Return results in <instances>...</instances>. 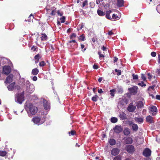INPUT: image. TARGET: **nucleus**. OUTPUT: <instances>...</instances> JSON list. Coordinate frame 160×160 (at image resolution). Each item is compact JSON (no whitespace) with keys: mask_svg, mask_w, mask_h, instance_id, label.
Instances as JSON below:
<instances>
[{"mask_svg":"<svg viewBox=\"0 0 160 160\" xmlns=\"http://www.w3.org/2000/svg\"><path fill=\"white\" fill-rule=\"evenodd\" d=\"M146 121L149 123H153L154 122L153 118L150 115L148 116L146 118Z\"/></svg>","mask_w":160,"mask_h":160,"instance_id":"2eb2a0df","label":"nucleus"},{"mask_svg":"<svg viewBox=\"0 0 160 160\" xmlns=\"http://www.w3.org/2000/svg\"><path fill=\"white\" fill-rule=\"evenodd\" d=\"M117 5L119 7H121L123 6V0H117Z\"/></svg>","mask_w":160,"mask_h":160,"instance_id":"f3484780","label":"nucleus"},{"mask_svg":"<svg viewBox=\"0 0 160 160\" xmlns=\"http://www.w3.org/2000/svg\"><path fill=\"white\" fill-rule=\"evenodd\" d=\"M119 149L117 148H115L112 149L111 151V154L113 156L117 155L119 152Z\"/></svg>","mask_w":160,"mask_h":160,"instance_id":"f8f14e48","label":"nucleus"},{"mask_svg":"<svg viewBox=\"0 0 160 160\" xmlns=\"http://www.w3.org/2000/svg\"><path fill=\"white\" fill-rule=\"evenodd\" d=\"M151 55L152 57H155L156 56V53L155 52H151Z\"/></svg>","mask_w":160,"mask_h":160,"instance_id":"8fccbe9b","label":"nucleus"},{"mask_svg":"<svg viewBox=\"0 0 160 160\" xmlns=\"http://www.w3.org/2000/svg\"><path fill=\"white\" fill-rule=\"evenodd\" d=\"M57 13L58 15H60V16H62L63 15V13L60 12L59 10L58 11Z\"/></svg>","mask_w":160,"mask_h":160,"instance_id":"052dcab7","label":"nucleus"},{"mask_svg":"<svg viewBox=\"0 0 160 160\" xmlns=\"http://www.w3.org/2000/svg\"><path fill=\"white\" fill-rule=\"evenodd\" d=\"M138 85L141 87H145L146 86V84L144 83L143 81L141 82H139L138 83Z\"/></svg>","mask_w":160,"mask_h":160,"instance_id":"a19ab883","label":"nucleus"},{"mask_svg":"<svg viewBox=\"0 0 160 160\" xmlns=\"http://www.w3.org/2000/svg\"><path fill=\"white\" fill-rule=\"evenodd\" d=\"M124 134L125 135H128L130 133V131L129 129L128 128H125L123 131Z\"/></svg>","mask_w":160,"mask_h":160,"instance_id":"393cba45","label":"nucleus"},{"mask_svg":"<svg viewBox=\"0 0 160 160\" xmlns=\"http://www.w3.org/2000/svg\"><path fill=\"white\" fill-rule=\"evenodd\" d=\"M148 78L150 80L152 78V75L150 74V73H148L147 74Z\"/></svg>","mask_w":160,"mask_h":160,"instance_id":"3c124183","label":"nucleus"},{"mask_svg":"<svg viewBox=\"0 0 160 160\" xmlns=\"http://www.w3.org/2000/svg\"><path fill=\"white\" fill-rule=\"evenodd\" d=\"M98 98L97 95H95L92 97V100H96Z\"/></svg>","mask_w":160,"mask_h":160,"instance_id":"603ef678","label":"nucleus"},{"mask_svg":"<svg viewBox=\"0 0 160 160\" xmlns=\"http://www.w3.org/2000/svg\"><path fill=\"white\" fill-rule=\"evenodd\" d=\"M7 154V152L5 151H0V156L4 157Z\"/></svg>","mask_w":160,"mask_h":160,"instance_id":"2f4dec72","label":"nucleus"},{"mask_svg":"<svg viewBox=\"0 0 160 160\" xmlns=\"http://www.w3.org/2000/svg\"><path fill=\"white\" fill-rule=\"evenodd\" d=\"M38 49V47L36 46H33L31 48V50H32L33 52H35Z\"/></svg>","mask_w":160,"mask_h":160,"instance_id":"a18cd8bd","label":"nucleus"},{"mask_svg":"<svg viewBox=\"0 0 160 160\" xmlns=\"http://www.w3.org/2000/svg\"><path fill=\"white\" fill-rule=\"evenodd\" d=\"M43 107L45 110L49 111L50 109L49 102L48 101H43Z\"/></svg>","mask_w":160,"mask_h":160,"instance_id":"6e6552de","label":"nucleus"},{"mask_svg":"<svg viewBox=\"0 0 160 160\" xmlns=\"http://www.w3.org/2000/svg\"><path fill=\"white\" fill-rule=\"evenodd\" d=\"M72 42L76 43V41L75 40H70L69 41V43H71Z\"/></svg>","mask_w":160,"mask_h":160,"instance_id":"e2e57ef3","label":"nucleus"},{"mask_svg":"<svg viewBox=\"0 0 160 160\" xmlns=\"http://www.w3.org/2000/svg\"><path fill=\"white\" fill-rule=\"evenodd\" d=\"M149 112L152 116H155L158 112V109L157 107L153 105H151L148 107Z\"/></svg>","mask_w":160,"mask_h":160,"instance_id":"20e7f679","label":"nucleus"},{"mask_svg":"<svg viewBox=\"0 0 160 160\" xmlns=\"http://www.w3.org/2000/svg\"><path fill=\"white\" fill-rule=\"evenodd\" d=\"M126 149L129 153H132L134 151V147L131 145H127L126 147Z\"/></svg>","mask_w":160,"mask_h":160,"instance_id":"1a4fd4ad","label":"nucleus"},{"mask_svg":"<svg viewBox=\"0 0 160 160\" xmlns=\"http://www.w3.org/2000/svg\"><path fill=\"white\" fill-rule=\"evenodd\" d=\"M15 85V82H13V83L10 84L8 86V89L9 90H12L14 88Z\"/></svg>","mask_w":160,"mask_h":160,"instance_id":"5701e85b","label":"nucleus"},{"mask_svg":"<svg viewBox=\"0 0 160 160\" xmlns=\"http://www.w3.org/2000/svg\"><path fill=\"white\" fill-rule=\"evenodd\" d=\"M98 54L99 55L100 58L102 57L104 58L105 57V56L101 53V52H98Z\"/></svg>","mask_w":160,"mask_h":160,"instance_id":"09e8293b","label":"nucleus"},{"mask_svg":"<svg viewBox=\"0 0 160 160\" xmlns=\"http://www.w3.org/2000/svg\"><path fill=\"white\" fill-rule=\"evenodd\" d=\"M110 144L111 145H113L116 143V141L113 139H111L109 142Z\"/></svg>","mask_w":160,"mask_h":160,"instance_id":"c85d7f7f","label":"nucleus"},{"mask_svg":"<svg viewBox=\"0 0 160 160\" xmlns=\"http://www.w3.org/2000/svg\"><path fill=\"white\" fill-rule=\"evenodd\" d=\"M130 124L132 125V130L134 131H137L138 129V127L137 125L136 124L133 123L132 122L130 123Z\"/></svg>","mask_w":160,"mask_h":160,"instance_id":"dca6fc26","label":"nucleus"},{"mask_svg":"<svg viewBox=\"0 0 160 160\" xmlns=\"http://www.w3.org/2000/svg\"><path fill=\"white\" fill-rule=\"evenodd\" d=\"M76 34L75 33H73L70 36V39H72L73 38H75L76 37Z\"/></svg>","mask_w":160,"mask_h":160,"instance_id":"72a5a7b5","label":"nucleus"},{"mask_svg":"<svg viewBox=\"0 0 160 160\" xmlns=\"http://www.w3.org/2000/svg\"><path fill=\"white\" fill-rule=\"evenodd\" d=\"M115 132L117 133H119L122 132L123 129L121 126L117 125L114 128Z\"/></svg>","mask_w":160,"mask_h":160,"instance_id":"ddd939ff","label":"nucleus"},{"mask_svg":"<svg viewBox=\"0 0 160 160\" xmlns=\"http://www.w3.org/2000/svg\"><path fill=\"white\" fill-rule=\"evenodd\" d=\"M156 99L158 100H160V95H157L156 96Z\"/></svg>","mask_w":160,"mask_h":160,"instance_id":"0e129e2a","label":"nucleus"},{"mask_svg":"<svg viewBox=\"0 0 160 160\" xmlns=\"http://www.w3.org/2000/svg\"><path fill=\"white\" fill-rule=\"evenodd\" d=\"M85 36L84 35V34H82L81 35H80L79 38H78V39L79 40L81 41H84L85 40Z\"/></svg>","mask_w":160,"mask_h":160,"instance_id":"c756f323","label":"nucleus"},{"mask_svg":"<svg viewBox=\"0 0 160 160\" xmlns=\"http://www.w3.org/2000/svg\"><path fill=\"white\" fill-rule=\"evenodd\" d=\"M132 76L133 77V79L134 80L137 79L138 78V76L137 75L132 74Z\"/></svg>","mask_w":160,"mask_h":160,"instance_id":"49530a36","label":"nucleus"},{"mask_svg":"<svg viewBox=\"0 0 160 160\" xmlns=\"http://www.w3.org/2000/svg\"><path fill=\"white\" fill-rule=\"evenodd\" d=\"M24 92L22 93H17L15 96V100H24Z\"/></svg>","mask_w":160,"mask_h":160,"instance_id":"423d86ee","label":"nucleus"},{"mask_svg":"<svg viewBox=\"0 0 160 160\" xmlns=\"http://www.w3.org/2000/svg\"><path fill=\"white\" fill-rule=\"evenodd\" d=\"M88 5V2L87 1L85 0L83 2V3L82 5V7H84L85 6V5Z\"/></svg>","mask_w":160,"mask_h":160,"instance_id":"de8ad7c7","label":"nucleus"},{"mask_svg":"<svg viewBox=\"0 0 160 160\" xmlns=\"http://www.w3.org/2000/svg\"><path fill=\"white\" fill-rule=\"evenodd\" d=\"M98 15L100 16H103L105 15V13L102 11L98 9L97 11Z\"/></svg>","mask_w":160,"mask_h":160,"instance_id":"b1692460","label":"nucleus"},{"mask_svg":"<svg viewBox=\"0 0 160 160\" xmlns=\"http://www.w3.org/2000/svg\"><path fill=\"white\" fill-rule=\"evenodd\" d=\"M136 108V106L131 104H130L127 108L128 110L130 112H133Z\"/></svg>","mask_w":160,"mask_h":160,"instance_id":"4468645a","label":"nucleus"},{"mask_svg":"<svg viewBox=\"0 0 160 160\" xmlns=\"http://www.w3.org/2000/svg\"><path fill=\"white\" fill-rule=\"evenodd\" d=\"M81 48L82 49V51L83 52H84V51L86 50V48H84L85 45L83 44H82L81 45Z\"/></svg>","mask_w":160,"mask_h":160,"instance_id":"79ce46f5","label":"nucleus"},{"mask_svg":"<svg viewBox=\"0 0 160 160\" xmlns=\"http://www.w3.org/2000/svg\"><path fill=\"white\" fill-rule=\"evenodd\" d=\"M11 72V69L9 66H4L3 68L2 73L6 75H8Z\"/></svg>","mask_w":160,"mask_h":160,"instance_id":"0eeeda50","label":"nucleus"},{"mask_svg":"<svg viewBox=\"0 0 160 160\" xmlns=\"http://www.w3.org/2000/svg\"><path fill=\"white\" fill-rule=\"evenodd\" d=\"M41 40L42 41H46L48 39V37L46 34L42 33L41 34Z\"/></svg>","mask_w":160,"mask_h":160,"instance_id":"4be33fe9","label":"nucleus"},{"mask_svg":"<svg viewBox=\"0 0 160 160\" xmlns=\"http://www.w3.org/2000/svg\"><path fill=\"white\" fill-rule=\"evenodd\" d=\"M39 72L38 69L36 68L32 69L31 73L32 75L35 76Z\"/></svg>","mask_w":160,"mask_h":160,"instance_id":"a211bd4d","label":"nucleus"},{"mask_svg":"<svg viewBox=\"0 0 160 160\" xmlns=\"http://www.w3.org/2000/svg\"><path fill=\"white\" fill-rule=\"evenodd\" d=\"M41 57H40V55L39 54H38L36 55L34 57V58L35 60H39L40 58Z\"/></svg>","mask_w":160,"mask_h":160,"instance_id":"58836bf2","label":"nucleus"},{"mask_svg":"<svg viewBox=\"0 0 160 160\" xmlns=\"http://www.w3.org/2000/svg\"><path fill=\"white\" fill-rule=\"evenodd\" d=\"M44 118H40L38 117H34L32 119V121L34 123L38 125L43 123L44 122Z\"/></svg>","mask_w":160,"mask_h":160,"instance_id":"f03ea898","label":"nucleus"},{"mask_svg":"<svg viewBox=\"0 0 160 160\" xmlns=\"http://www.w3.org/2000/svg\"><path fill=\"white\" fill-rule=\"evenodd\" d=\"M156 72L158 75L160 76V69H158Z\"/></svg>","mask_w":160,"mask_h":160,"instance_id":"6e6d98bb","label":"nucleus"},{"mask_svg":"<svg viewBox=\"0 0 160 160\" xmlns=\"http://www.w3.org/2000/svg\"><path fill=\"white\" fill-rule=\"evenodd\" d=\"M151 151L148 148L145 149L143 152V154L145 157H148L151 154Z\"/></svg>","mask_w":160,"mask_h":160,"instance_id":"9d476101","label":"nucleus"},{"mask_svg":"<svg viewBox=\"0 0 160 160\" xmlns=\"http://www.w3.org/2000/svg\"><path fill=\"white\" fill-rule=\"evenodd\" d=\"M120 18L117 15L115 14H113L112 15V18L113 19V20L116 21L118 20Z\"/></svg>","mask_w":160,"mask_h":160,"instance_id":"bb28decb","label":"nucleus"},{"mask_svg":"<svg viewBox=\"0 0 160 160\" xmlns=\"http://www.w3.org/2000/svg\"><path fill=\"white\" fill-rule=\"evenodd\" d=\"M115 90L114 89H112L110 90V94L111 96L113 97L114 95Z\"/></svg>","mask_w":160,"mask_h":160,"instance_id":"c9c22d12","label":"nucleus"},{"mask_svg":"<svg viewBox=\"0 0 160 160\" xmlns=\"http://www.w3.org/2000/svg\"><path fill=\"white\" fill-rule=\"evenodd\" d=\"M122 157L120 155H118L116 156L115 157L113 160H122Z\"/></svg>","mask_w":160,"mask_h":160,"instance_id":"cd10ccee","label":"nucleus"},{"mask_svg":"<svg viewBox=\"0 0 160 160\" xmlns=\"http://www.w3.org/2000/svg\"><path fill=\"white\" fill-rule=\"evenodd\" d=\"M155 86V85L149 86L148 88V90L149 91H151V90H154Z\"/></svg>","mask_w":160,"mask_h":160,"instance_id":"e433bc0d","label":"nucleus"},{"mask_svg":"<svg viewBox=\"0 0 160 160\" xmlns=\"http://www.w3.org/2000/svg\"><path fill=\"white\" fill-rule=\"evenodd\" d=\"M25 108L29 117H31V115H35L38 111V108L31 103L30 101H27L25 105Z\"/></svg>","mask_w":160,"mask_h":160,"instance_id":"f257e3e1","label":"nucleus"},{"mask_svg":"<svg viewBox=\"0 0 160 160\" xmlns=\"http://www.w3.org/2000/svg\"><path fill=\"white\" fill-rule=\"evenodd\" d=\"M78 26L79 28V29L81 30L83 28V25L82 24H80Z\"/></svg>","mask_w":160,"mask_h":160,"instance_id":"69168bd1","label":"nucleus"},{"mask_svg":"<svg viewBox=\"0 0 160 160\" xmlns=\"http://www.w3.org/2000/svg\"><path fill=\"white\" fill-rule=\"evenodd\" d=\"M26 90L30 93H32L34 91V86L33 85L31 84L28 81H27L25 84Z\"/></svg>","mask_w":160,"mask_h":160,"instance_id":"7ed1b4c3","label":"nucleus"},{"mask_svg":"<svg viewBox=\"0 0 160 160\" xmlns=\"http://www.w3.org/2000/svg\"><path fill=\"white\" fill-rule=\"evenodd\" d=\"M75 132L74 131H71L70 132H68V134H70V133L72 135H74L75 134Z\"/></svg>","mask_w":160,"mask_h":160,"instance_id":"bf43d9fd","label":"nucleus"},{"mask_svg":"<svg viewBox=\"0 0 160 160\" xmlns=\"http://www.w3.org/2000/svg\"><path fill=\"white\" fill-rule=\"evenodd\" d=\"M102 49L104 51H106L107 50V48L104 46H102Z\"/></svg>","mask_w":160,"mask_h":160,"instance_id":"680f3d73","label":"nucleus"},{"mask_svg":"<svg viewBox=\"0 0 160 160\" xmlns=\"http://www.w3.org/2000/svg\"><path fill=\"white\" fill-rule=\"evenodd\" d=\"M37 79H38L37 77L35 76L33 77L32 78V80L34 81H36L37 80Z\"/></svg>","mask_w":160,"mask_h":160,"instance_id":"13d9d810","label":"nucleus"},{"mask_svg":"<svg viewBox=\"0 0 160 160\" xmlns=\"http://www.w3.org/2000/svg\"><path fill=\"white\" fill-rule=\"evenodd\" d=\"M142 79L144 81H145L146 80V78L145 75L143 74H142L141 75Z\"/></svg>","mask_w":160,"mask_h":160,"instance_id":"c03bdc74","label":"nucleus"},{"mask_svg":"<svg viewBox=\"0 0 160 160\" xmlns=\"http://www.w3.org/2000/svg\"><path fill=\"white\" fill-rule=\"evenodd\" d=\"M13 75L12 74H10L7 78L5 82L6 83H10L12 81Z\"/></svg>","mask_w":160,"mask_h":160,"instance_id":"9b49d317","label":"nucleus"},{"mask_svg":"<svg viewBox=\"0 0 160 160\" xmlns=\"http://www.w3.org/2000/svg\"><path fill=\"white\" fill-rule=\"evenodd\" d=\"M115 71L117 72V75L118 76L120 75L121 74V71L120 70H117V69H115Z\"/></svg>","mask_w":160,"mask_h":160,"instance_id":"ea45409f","label":"nucleus"},{"mask_svg":"<svg viewBox=\"0 0 160 160\" xmlns=\"http://www.w3.org/2000/svg\"><path fill=\"white\" fill-rule=\"evenodd\" d=\"M125 113H123L120 114V117L122 120H123L125 118Z\"/></svg>","mask_w":160,"mask_h":160,"instance_id":"4c0bfd02","label":"nucleus"},{"mask_svg":"<svg viewBox=\"0 0 160 160\" xmlns=\"http://www.w3.org/2000/svg\"><path fill=\"white\" fill-rule=\"evenodd\" d=\"M126 143L127 144H131L132 142V139L130 138H128L126 140Z\"/></svg>","mask_w":160,"mask_h":160,"instance_id":"a878e982","label":"nucleus"},{"mask_svg":"<svg viewBox=\"0 0 160 160\" xmlns=\"http://www.w3.org/2000/svg\"><path fill=\"white\" fill-rule=\"evenodd\" d=\"M16 101V102L17 103H19L20 104H22V101Z\"/></svg>","mask_w":160,"mask_h":160,"instance_id":"774afa93","label":"nucleus"},{"mask_svg":"<svg viewBox=\"0 0 160 160\" xmlns=\"http://www.w3.org/2000/svg\"><path fill=\"white\" fill-rule=\"evenodd\" d=\"M134 120L136 121V122L139 123H142L143 121V119L141 118L135 117L134 118Z\"/></svg>","mask_w":160,"mask_h":160,"instance_id":"aec40b11","label":"nucleus"},{"mask_svg":"<svg viewBox=\"0 0 160 160\" xmlns=\"http://www.w3.org/2000/svg\"><path fill=\"white\" fill-rule=\"evenodd\" d=\"M65 17L64 16H62V18H60V20L61 23H64L65 22Z\"/></svg>","mask_w":160,"mask_h":160,"instance_id":"37998d69","label":"nucleus"},{"mask_svg":"<svg viewBox=\"0 0 160 160\" xmlns=\"http://www.w3.org/2000/svg\"><path fill=\"white\" fill-rule=\"evenodd\" d=\"M157 10L158 12L160 13V5H158L157 8Z\"/></svg>","mask_w":160,"mask_h":160,"instance_id":"5fc2aeb1","label":"nucleus"},{"mask_svg":"<svg viewBox=\"0 0 160 160\" xmlns=\"http://www.w3.org/2000/svg\"><path fill=\"white\" fill-rule=\"evenodd\" d=\"M93 67L94 69H97L98 68V66L97 65L95 64H94L93 65Z\"/></svg>","mask_w":160,"mask_h":160,"instance_id":"864d4df0","label":"nucleus"},{"mask_svg":"<svg viewBox=\"0 0 160 160\" xmlns=\"http://www.w3.org/2000/svg\"><path fill=\"white\" fill-rule=\"evenodd\" d=\"M118 121V119L117 118L115 117H112L111 118V121L113 123L116 122Z\"/></svg>","mask_w":160,"mask_h":160,"instance_id":"7c9ffc66","label":"nucleus"},{"mask_svg":"<svg viewBox=\"0 0 160 160\" xmlns=\"http://www.w3.org/2000/svg\"><path fill=\"white\" fill-rule=\"evenodd\" d=\"M144 103L142 101H139L137 102V106L138 108H141L143 106Z\"/></svg>","mask_w":160,"mask_h":160,"instance_id":"412c9836","label":"nucleus"},{"mask_svg":"<svg viewBox=\"0 0 160 160\" xmlns=\"http://www.w3.org/2000/svg\"><path fill=\"white\" fill-rule=\"evenodd\" d=\"M39 66L41 67H43L45 65L46 63L44 61H42L39 62Z\"/></svg>","mask_w":160,"mask_h":160,"instance_id":"f704fd0d","label":"nucleus"},{"mask_svg":"<svg viewBox=\"0 0 160 160\" xmlns=\"http://www.w3.org/2000/svg\"><path fill=\"white\" fill-rule=\"evenodd\" d=\"M117 91L118 93H122L123 92V89L121 87H118L117 88Z\"/></svg>","mask_w":160,"mask_h":160,"instance_id":"473e14b6","label":"nucleus"},{"mask_svg":"<svg viewBox=\"0 0 160 160\" xmlns=\"http://www.w3.org/2000/svg\"><path fill=\"white\" fill-rule=\"evenodd\" d=\"M149 96L151 97L152 98V99H154L156 98V97L155 98L153 94H150L149 93Z\"/></svg>","mask_w":160,"mask_h":160,"instance_id":"338daca9","label":"nucleus"},{"mask_svg":"<svg viewBox=\"0 0 160 160\" xmlns=\"http://www.w3.org/2000/svg\"><path fill=\"white\" fill-rule=\"evenodd\" d=\"M55 10H53L51 12V15H55Z\"/></svg>","mask_w":160,"mask_h":160,"instance_id":"4d7b16f0","label":"nucleus"},{"mask_svg":"<svg viewBox=\"0 0 160 160\" xmlns=\"http://www.w3.org/2000/svg\"><path fill=\"white\" fill-rule=\"evenodd\" d=\"M138 87L136 86H133L132 87L129 88L128 90L130 93L131 94L135 95L138 92Z\"/></svg>","mask_w":160,"mask_h":160,"instance_id":"39448f33","label":"nucleus"},{"mask_svg":"<svg viewBox=\"0 0 160 160\" xmlns=\"http://www.w3.org/2000/svg\"><path fill=\"white\" fill-rule=\"evenodd\" d=\"M112 11L111 10L107 11L106 13V17L109 20H112V18L110 16V14L111 13Z\"/></svg>","mask_w":160,"mask_h":160,"instance_id":"6ab92c4d","label":"nucleus"}]
</instances>
